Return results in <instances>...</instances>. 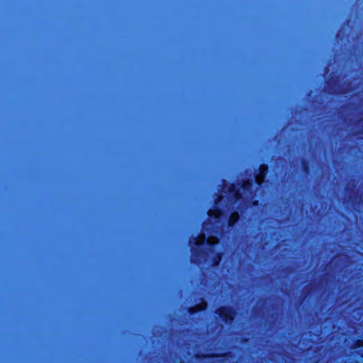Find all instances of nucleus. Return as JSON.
<instances>
[{
	"mask_svg": "<svg viewBox=\"0 0 363 363\" xmlns=\"http://www.w3.org/2000/svg\"><path fill=\"white\" fill-rule=\"evenodd\" d=\"M357 199H358V194H356L353 196V198H352V201H353V202H354V203H357Z\"/></svg>",
	"mask_w": 363,
	"mask_h": 363,
	"instance_id": "nucleus-14",
	"label": "nucleus"
},
{
	"mask_svg": "<svg viewBox=\"0 0 363 363\" xmlns=\"http://www.w3.org/2000/svg\"><path fill=\"white\" fill-rule=\"evenodd\" d=\"M301 168L304 173L309 174L311 172V163L308 160H303L301 162Z\"/></svg>",
	"mask_w": 363,
	"mask_h": 363,
	"instance_id": "nucleus-10",
	"label": "nucleus"
},
{
	"mask_svg": "<svg viewBox=\"0 0 363 363\" xmlns=\"http://www.w3.org/2000/svg\"><path fill=\"white\" fill-rule=\"evenodd\" d=\"M269 172V167L267 164H261L258 169L259 175L264 177Z\"/></svg>",
	"mask_w": 363,
	"mask_h": 363,
	"instance_id": "nucleus-9",
	"label": "nucleus"
},
{
	"mask_svg": "<svg viewBox=\"0 0 363 363\" xmlns=\"http://www.w3.org/2000/svg\"><path fill=\"white\" fill-rule=\"evenodd\" d=\"M222 196L220 195H218L214 201V203L216 206L218 204V203L221 201ZM223 209L221 208H218L216 206L213 209H209L208 211V215L210 218H213L217 219L222 214Z\"/></svg>",
	"mask_w": 363,
	"mask_h": 363,
	"instance_id": "nucleus-5",
	"label": "nucleus"
},
{
	"mask_svg": "<svg viewBox=\"0 0 363 363\" xmlns=\"http://www.w3.org/2000/svg\"><path fill=\"white\" fill-rule=\"evenodd\" d=\"M259 204V201L258 199H254L250 201V206L253 207H258Z\"/></svg>",
	"mask_w": 363,
	"mask_h": 363,
	"instance_id": "nucleus-13",
	"label": "nucleus"
},
{
	"mask_svg": "<svg viewBox=\"0 0 363 363\" xmlns=\"http://www.w3.org/2000/svg\"><path fill=\"white\" fill-rule=\"evenodd\" d=\"M226 356V353H217V352H211L208 354L202 353V354H196L195 357L197 359H205L208 358H219V357H225Z\"/></svg>",
	"mask_w": 363,
	"mask_h": 363,
	"instance_id": "nucleus-7",
	"label": "nucleus"
},
{
	"mask_svg": "<svg viewBox=\"0 0 363 363\" xmlns=\"http://www.w3.org/2000/svg\"><path fill=\"white\" fill-rule=\"evenodd\" d=\"M255 182L258 183L257 176L255 177ZM255 180L253 179H244L240 182V188L245 193H248L252 196L255 194L253 189Z\"/></svg>",
	"mask_w": 363,
	"mask_h": 363,
	"instance_id": "nucleus-3",
	"label": "nucleus"
},
{
	"mask_svg": "<svg viewBox=\"0 0 363 363\" xmlns=\"http://www.w3.org/2000/svg\"><path fill=\"white\" fill-rule=\"evenodd\" d=\"M205 241H206V238L205 237H196L194 239V245H196V247H201L204 245L205 243Z\"/></svg>",
	"mask_w": 363,
	"mask_h": 363,
	"instance_id": "nucleus-11",
	"label": "nucleus"
},
{
	"mask_svg": "<svg viewBox=\"0 0 363 363\" xmlns=\"http://www.w3.org/2000/svg\"><path fill=\"white\" fill-rule=\"evenodd\" d=\"M207 243H208V246L210 247L209 251L211 252V254H213V257L211 258L210 265L213 268H217L219 267V265L222 261V259L223 257V252L221 250L216 252L213 249H212V247L215 245V243L211 242H208Z\"/></svg>",
	"mask_w": 363,
	"mask_h": 363,
	"instance_id": "nucleus-2",
	"label": "nucleus"
},
{
	"mask_svg": "<svg viewBox=\"0 0 363 363\" xmlns=\"http://www.w3.org/2000/svg\"><path fill=\"white\" fill-rule=\"evenodd\" d=\"M354 347L355 348H362L363 347V340L357 339L354 342Z\"/></svg>",
	"mask_w": 363,
	"mask_h": 363,
	"instance_id": "nucleus-12",
	"label": "nucleus"
},
{
	"mask_svg": "<svg viewBox=\"0 0 363 363\" xmlns=\"http://www.w3.org/2000/svg\"><path fill=\"white\" fill-rule=\"evenodd\" d=\"M215 313L225 324L230 325L235 320L236 311L232 306H221L216 309Z\"/></svg>",
	"mask_w": 363,
	"mask_h": 363,
	"instance_id": "nucleus-1",
	"label": "nucleus"
},
{
	"mask_svg": "<svg viewBox=\"0 0 363 363\" xmlns=\"http://www.w3.org/2000/svg\"><path fill=\"white\" fill-rule=\"evenodd\" d=\"M229 194H232V201L235 203L242 199V193L239 189L236 188L235 183H231L228 189Z\"/></svg>",
	"mask_w": 363,
	"mask_h": 363,
	"instance_id": "nucleus-4",
	"label": "nucleus"
},
{
	"mask_svg": "<svg viewBox=\"0 0 363 363\" xmlns=\"http://www.w3.org/2000/svg\"><path fill=\"white\" fill-rule=\"evenodd\" d=\"M239 211L236 209L233 211L228 220V227L230 229L235 228L240 220Z\"/></svg>",
	"mask_w": 363,
	"mask_h": 363,
	"instance_id": "nucleus-6",
	"label": "nucleus"
},
{
	"mask_svg": "<svg viewBox=\"0 0 363 363\" xmlns=\"http://www.w3.org/2000/svg\"><path fill=\"white\" fill-rule=\"evenodd\" d=\"M203 310V308L200 306L199 304H196L187 308V312L189 315H194L198 312H200Z\"/></svg>",
	"mask_w": 363,
	"mask_h": 363,
	"instance_id": "nucleus-8",
	"label": "nucleus"
}]
</instances>
